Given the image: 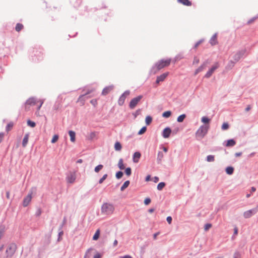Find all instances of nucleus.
<instances>
[{
    "label": "nucleus",
    "instance_id": "79ce46f5",
    "mask_svg": "<svg viewBox=\"0 0 258 258\" xmlns=\"http://www.w3.org/2000/svg\"><path fill=\"white\" fill-rule=\"evenodd\" d=\"M147 130L146 126H143L141 128V129L139 131L138 134L139 135L143 134Z\"/></svg>",
    "mask_w": 258,
    "mask_h": 258
},
{
    "label": "nucleus",
    "instance_id": "69168bd1",
    "mask_svg": "<svg viewBox=\"0 0 258 258\" xmlns=\"http://www.w3.org/2000/svg\"><path fill=\"white\" fill-rule=\"evenodd\" d=\"M234 64H235V62L232 60H230L229 62V66L230 67H233L234 66Z\"/></svg>",
    "mask_w": 258,
    "mask_h": 258
},
{
    "label": "nucleus",
    "instance_id": "c9c22d12",
    "mask_svg": "<svg viewBox=\"0 0 258 258\" xmlns=\"http://www.w3.org/2000/svg\"><path fill=\"white\" fill-rule=\"evenodd\" d=\"M215 157L214 155H210L207 156V161L209 162L214 161Z\"/></svg>",
    "mask_w": 258,
    "mask_h": 258
},
{
    "label": "nucleus",
    "instance_id": "1a4fd4ad",
    "mask_svg": "<svg viewBox=\"0 0 258 258\" xmlns=\"http://www.w3.org/2000/svg\"><path fill=\"white\" fill-rule=\"evenodd\" d=\"M76 176L75 172H70L67 174V182L70 183H73L76 180Z\"/></svg>",
    "mask_w": 258,
    "mask_h": 258
},
{
    "label": "nucleus",
    "instance_id": "de8ad7c7",
    "mask_svg": "<svg viewBox=\"0 0 258 258\" xmlns=\"http://www.w3.org/2000/svg\"><path fill=\"white\" fill-rule=\"evenodd\" d=\"M107 177V174H105L104 175H103V176L99 179V182H98L99 183L101 184L102 183H103L104 180H105Z\"/></svg>",
    "mask_w": 258,
    "mask_h": 258
},
{
    "label": "nucleus",
    "instance_id": "6e6552de",
    "mask_svg": "<svg viewBox=\"0 0 258 258\" xmlns=\"http://www.w3.org/2000/svg\"><path fill=\"white\" fill-rule=\"evenodd\" d=\"M208 132V127L205 125H202L197 131L196 134L198 136L203 137Z\"/></svg>",
    "mask_w": 258,
    "mask_h": 258
},
{
    "label": "nucleus",
    "instance_id": "20e7f679",
    "mask_svg": "<svg viewBox=\"0 0 258 258\" xmlns=\"http://www.w3.org/2000/svg\"><path fill=\"white\" fill-rule=\"evenodd\" d=\"M246 50L245 49H242L238 51L234 55L233 58L235 62L238 61L241 58L246 55Z\"/></svg>",
    "mask_w": 258,
    "mask_h": 258
},
{
    "label": "nucleus",
    "instance_id": "473e14b6",
    "mask_svg": "<svg viewBox=\"0 0 258 258\" xmlns=\"http://www.w3.org/2000/svg\"><path fill=\"white\" fill-rule=\"evenodd\" d=\"M23 28V25L21 23H17L15 27V30L17 32L20 31Z\"/></svg>",
    "mask_w": 258,
    "mask_h": 258
},
{
    "label": "nucleus",
    "instance_id": "e2e57ef3",
    "mask_svg": "<svg viewBox=\"0 0 258 258\" xmlns=\"http://www.w3.org/2000/svg\"><path fill=\"white\" fill-rule=\"evenodd\" d=\"M172 220V218L171 216H168L166 218V220L169 224L171 223Z\"/></svg>",
    "mask_w": 258,
    "mask_h": 258
},
{
    "label": "nucleus",
    "instance_id": "cd10ccee",
    "mask_svg": "<svg viewBox=\"0 0 258 258\" xmlns=\"http://www.w3.org/2000/svg\"><path fill=\"white\" fill-rule=\"evenodd\" d=\"M122 146L119 142H116L114 144V149L116 151H120L121 149Z\"/></svg>",
    "mask_w": 258,
    "mask_h": 258
},
{
    "label": "nucleus",
    "instance_id": "0eeeda50",
    "mask_svg": "<svg viewBox=\"0 0 258 258\" xmlns=\"http://www.w3.org/2000/svg\"><path fill=\"white\" fill-rule=\"evenodd\" d=\"M130 94V91L129 90H126L121 95L118 100V104L119 105L122 106L124 104L126 97L129 95Z\"/></svg>",
    "mask_w": 258,
    "mask_h": 258
},
{
    "label": "nucleus",
    "instance_id": "4d7b16f0",
    "mask_svg": "<svg viewBox=\"0 0 258 258\" xmlns=\"http://www.w3.org/2000/svg\"><path fill=\"white\" fill-rule=\"evenodd\" d=\"M141 112V109H138L136 110V111L133 113V115L134 116L135 118H136L138 115L140 114Z\"/></svg>",
    "mask_w": 258,
    "mask_h": 258
},
{
    "label": "nucleus",
    "instance_id": "f8f14e48",
    "mask_svg": "<svg viewBox=\"0 0 258 258\" xmlns=\"http://www.w3.org/2000/svg\"><path fill=\"white\" fill-rule=\"evenodd\" d=\"M168 75V73L167 72V73H164L159 76H157L156 81V83L159 84L160 82L164 81Z\"/></svg>",
    "mask_w": 258,
    "mask_h": 258
},
{
    "label": "nucleus",
    "instance_id": "680f3d73",
    "mask_svg": "<svg viewBox=\"0 0 258 258\" xmlns=\"http://www.w3.org/2000/svg\"><path fill=\"white\" fill-rule=\"evenodd\" d=\"M41 214V209L40 208L38 209L36 212V216L37 217H38Z\"/></svg>",
    "mask_w": 258,
    "mask_h": 258
},
{
    "label": "nucleus",
    "instance_id": "2f4dec72",
    "mask_svg": "<svg viewBox=\"0 0 258 258\" xmlns=\"http://www.w3.org/2000/svg\"><path fill=\"white\" fill-rule=\"evenodd\" d=\"M99 235H100V230L99 229H97L95 233L94 234V235L93 236V239L94 240H97L99 238Z\"/></svg>",
    "mask_w": 258,
    "mask_h": 258
},
{
    "label": "nucleus",
    "instance_id": "6ab92c4d",
    "mask_svg": "<svg viewBox=\"0 0 258 258\" xmlns=\"http://www.w3.org/2000/svg\"><path fill=\"white\" fill-rule=\"evenodd\" d=\"M113 88V86H109L105 87L102 92V95H106L110 91H111Z\"/></svg>",
    "mask_w": 258,
    "mask_h": 258
},
{
    "label": "nucleus",
    "instance_id": "49530a36",
    "mask_svg": "<svg viewBox=\"0 0 258 258\" xmlns=\"http://www.w3.org/2000/svg\"><path fill=\"white\" fill-rule=\"evenodd\" d=\"M229 124L227 122H224L223 123L221 128L223 130H226L229 128Z\"/></svg>",
    "mask_w": 258,
    "mask_h": 258
},
{
    "label": "nucleus",
    "instance_id": "0e129e2a",
    "mask_svg": "<svg viewBox=\"0 0 258 258\" xmlns=\"http://www.w3.org/2000/svg\"><path fill=\"white\" fill-rule=\"evenodd\" d=\"M200 61L199 59H198L196 56L194 57V61H193V64L194 63H198Z\"/></svg>",
    "mask_w": 258,
    "mask_h": 258
},
{
    "label": "nucleus",
    "instance_id": "c85d7f7f",
    "mask_svg": "<svg viewBox=\"0 0 258 258\" xmlns=\"http://www.w3.org/2000/svg\"><path fill=\"white\" fill-rule=\"evenodd\" d=\"M118 167L120 170H123L124 169V166L123 163V159L121 158L118 161Z\"/></svg>",
    "mask_w": 258,
    "mask_h": 258
},
{
    "label": "nucleus",
    "instance_id": "a211bd4d",
    "mask_svg": "<svg viewBox=\"0 0 258 258\" xmlns=\"http://www.w3.org/2000/svg\"><path fill=\"white\" fill-rule=\"evenodd\" d=\"M208 63L207 60L205 61L201 66H200L196 71L195 72V74L197 75L199 73L202 72L206 67V65Z\"/></svg>",
    "mask_w": 258,
    "mask_h": 258
},
{
    "label": "nucleus",
    "instance_id": "dca6fc26",
    "mask_svg": "<svg viewBox=\"0 0 258 258\" xmlns=\"http://www.w3.org/2000/svg\"><path fill=\"white\" fill-rule=\"evenodd\" d=\"M93 91V89L88 90L86 93L79 96L78 101H81L82 100H84L86 98L88 97L87 96L92 93Z\"/></svg>",
    "mask_w": 258,
    "mask_h": 258
},
{
    "label": "nucleus",
    "instance_id": "a878e982",
    "mask_svg": "<svg viewBox=\"0 0 258 258\" xmlns=\"http://www.w3.org/2000/svg\"><path fill=\"white\" fill-rule=\"evenodd\" d=\"M226 172L228 175H231L233 173L234 168L232 166H228L226 168Z\"/></svg>",
    "mask_w": 258,
    "mask_h": 258
},
{
    "label": "nucleus",
    "instance_id": "ea45409f",
    "mask_svg": "<svg viewBox=\"0 0 258 258\" xmlns=\"http://www.w3.org/2000/svg\"><path fill=\"white\" fill-rule=\"evenodd\" d=\"M201 120H202V122L206 124V123H209L210 122V119L207 116H203Z\"/></svg>",
    "mask_w": 258,
    "mask_h": 258
},
{
    "label": "nucleus",
    "instance_id": "f03ea898",
    "mask_svg": "<svg viewBox=\"0 0 258 258\" xmlns=\"http://www.w3.org/2000/svg\"><path fill=\"white\" fill-rule=\"evenodd\" d=\"M101 213L105 215H110L113 213L114 207L112 204L104 203L101 206Z\"/></svg>",
    "mask_w": 258,
    "mask_h": 258
},
{
    "label": "nucleus",
    "instance_id": "8fccbe9b",
    "mask_svg": "<svg viewBox=\"0 0 258 258\" xmlns=\"http://www.w3.org/2000/svg\"><path fill=\"white\" fill-rule=\"evenodd\" d=\"M258 18V15L255 17H252L251 19L249 20L247 22V24H249L254 22Z\"/></svg>",
    "mask_w": 258,
    "mask_h": 258
},
{
    "label": "nucleus",
    "instance_id": "864d4df0",
    "mask_svg": "<svg viewBox=\"0 0 258 258\" xmlns=\"http://www.w3.org/2000/svg\"><path fill=\"white\" fill-rule=\"evenodd\" d=\"M151 203V199L149 198H147L144 200V204L146 205H149Z\"/></svg>",
    "mask_w": 258,
    "mask_h": 258
},
{
    "label": "nucleus",
    "instance_id": "f3484780",
    "mask_svg": "<svg viewBox=\"0 0 258 258\" xmlns=\"http://www.w3.org/2000/svg\"><path fill=\"white\" fill-rule=\"evenodd\" d=\"M141 156V154L139 152H136L134 155L133 157V161L134 163H138L139 162V160Z\"/></svg>",
    "mask_w": 258,
    "mask_h": 258
},
{
    "label": "nucleus",
    "instance_id": "13d9d810",
    "mask_svg": "<svg viewBox=\"0 0 258 258\" xmlns=\"http://www.w3.org/2000/svg\"><path fill=\"white\" fill-rule=\"evenodd\" d=\"M66 221H67V219H66V217H64L63 218V221H62V223L61 224V225L60 226V227L59 228V230H61L62 228V227L63 226V225L66 224Z\"/></svg>",
    "mask_w": 258,
    "mask_h": 258
},
{
    "label": "nucleus",
    "instance_id": "09e8293b",
    "mask_svg": "<svg viewBox=\"0 0 258 258\" xmlns=\"http://www.w3.org/2000/svg\"><path fill=\"white\" fill-rule=\"evenodd\" d=\"M92 250V248H91L88 249L87 250V251L86 252L84 258H90V255L89 254V252H90V251H91Z\"/></svg>",
    "mask_w": 258,
    "mask_h": 258
},
{
    "label": "nucleus",
    "instance_id": "7c9ffc66",
    "mask_svg": "<svg viewBox=\"0 0 258 258\" xmlns=\"http://www.w3.org/2000/svg\"><path fill=\"white\" fill-rule=\"evenodd\" d=\"M185 117H186V115L185 114H182L179 115L177 117V121L178 122H182L184 120V119H185Z\"/></svg>",
    "mask_w": 258,
    "mask_h": 258
},
{
    "label": "nucleus",
    "instance_id": "5701e85b",
    "mask_svg": "<svg viewBox=\"0 0 258 258\" xmlns=\"http://www.w3.org/2000/svg\"><path fill=\"white\" fill-rule=\"evenodd\" d=\"M29 139V134H26L25 135L22 141V146L25 147L28 143Z\"/></svg>",
    "mask_w": 258,
    "mask_h": 258
},
{
    "label": "nucleus",
    "instance_id": "9b49d317",
    "mask_svg": "<svg viewBox=\"0 0 258 258\" xmlns=\"http://www.w3.org/2000/svg\"><path fill=\"white\" fill-rule=\"evenodd\" d=\"M32 199V192L29 193L24 199L23 201V205L24 207H27L30 202H31Z\"/></svg>",
    "mask_w": 258,
    "mask_h": 258
},
{
    "label": "nucleus",
    "instance_id": "4468645a",
    "mask_svg": "<svg viewBox=\"0 0 258 258\" xmlns=\"http://www.w3.org/2000/svg\"><path fill=\"white\" fill-rule=\"evenodd\" d=\"M217 34V33H215L210 39L209 43L212 46L215 45L217 44H218Z\"/></svg>",
    "mask_w": 258,
    "mask_h": 258
},
{
    "label": "nucleus",
    "instance_id": "e433bc0d",
    "mask_svg": "<svg viewBox=\"0 0 258 258\" xmlns=\"http://www.w3.org/2000/svg\"><path fill=\"white\" fill-rule=\"evenodd\" d=\"M5 231V227L4 225L0 226V239L2 237L4 232Z\"/></svg>",
    "mask_w": 258,
    "mask_h": 258
},
{
    "label": "nucleus",
    "instance_id": "338daca9",
    "mask_svg": "<svg viewBox=\"0 0 258 258\" xmlns=\"http://www.w3.org/2000/svg\"><path fill=\"white\" fill-rule=\"evenodd\" d=\"M159 178L157 176H154L153 178V181L155 183L158 182Z\"/></svg>",
    "mask_w": 258,
    "mask_h": 258
},
{
    "label": "nucleus",
    "instance_id": "423d86ee",
    "mask_svg": "<svg viewBox=\"0 0 258 258\" xmlns=\"http://www.w3.org/2000/svg\"><path fill=\"white\" fill-rule=\"evenodd\" d=\"M219 67L218 62H216L211 68L207 72L204 77L206 78H209L214 73V72Z\"/></svg>",
    "mask_w": 258,
    "mask_h": 258
},
{
    "label": "nucleus",
    "instance_id": "bf43d9fd",
    "mask_svg": "<svg viewBox=\"0 0 258 258\" xmlns=\"http://www.w3.org/2000/svg\"><path fill=\"white\" fill-rule=\"evenodd\" d=\"M237 233H238V228L236 227H235L234 228V233H233V236H232V238L233 239L234 235H237Z\"/></svg>",
    "mask_w": 258,
    "mask_h": 258
},
{
    "label": "nucleus",
    "instance_id": "412c9836",
    "mask_svg": "<svg viewBox=\"0 0 258 258\" xmlns=\"http://www.w3.org/2000/svg\"><path fill=\"white\" fill-rule=\"evenodd\" d=\"M177 2L186 6H190L192 5L191 2L189 0H177Z\"/></svg>",
    "mask_w": 258,
    "mask_h": 258
},
{
    "label": "nucleus",
    "instance_id": "a18cd8bd",
    "mask_svg": "<svg viewBox=\"0 0 258 258\" xmlns=\"http://www.w3.org/2000/svg\"><path fill=\"white\" fill-rule=\"evenodd\" d=\"M125 173L126 175L130 176L132 174V169L130 167H127L125 169Z\"/></svg>",
    "mask_w": 258,
    "mask_h": 258
},
{
    "label": "nucleus",
    "instance_id": "ddd939ff",
    "mask_svg": "<svg viewBox=\"0 0 258 258\" xmlns=\"http://www.w3.org/2000/svg\"><path fill=\"white\" fill-rule=\"evenodd\" d=\"M171 133V130L169 127L165 128L162 132V136L164 138H168L169 137Z\"/></svg>",
    "mask_w": 258,
    "mask_h": 258
},
{
    "label": "nucleus",
    "instance_id": "58836bf2",
    "mask_svg": "<svg viewBox=\"0 0 258 258\" xmlns=\"http://www.w3.org/2000/svg\"><path fill=\"white\" fill-rule=\"evenodd\" d=\"M123 172L121 171H118L116 173L115 177L117 179L121 178L123 176Z\"/></svg>",
    "mask_w": 258,
    "mask_h": 258
},
{
    "label": "nucleus",
    "instance_id": "774afa93",
    "mask_svg": "<svg viewBox=\"0 0 258 258\" xmlns=\"http://www.w3.org/2000/svg\"><path fill=\"white\" fill-rule=\"evenodd\" d=\"M101 255L99 253H97L94 256V258H101Z\"/></svg>",
    "mask_w": 258,
    "mask_h": 258
},
{
    "label": "nucleus",
    "instance_id": "a19ab883",
    "mask_svg": "<svg viewBox=\"0 0 258 258\" xmlns=\"http://www.w3.org/2000/svg\"><path fill=\"white\" fill-rule=\"evenodd\" d=\"M27 125L28 126H30L32 127H35L36 126V123L34 121H31L30 120H28L27 121Z\"/></svg>",
    "mask_w": 258,
    "mask_h": 258
},
{
    "label": "nucleus",
    "instance_id": "3c124183",
    "mask_svg": "<svg viewBox=\"0 0 258 258\" xmlns=\"http://www.w3.org/2000/svg\"><path fill=\"white\" fill-rule=\"evenodd\" d=\"M233 258H241V254L239 252L236 251L234 253Z\"/></svg>",
    "mask_w": 258,
    "mask_h": 258
},
{
    "label": "nucleus",
    "instance_id": "72a5a7b5",
    "mask_svg": "<svg viewBox=\"0 0 258 258\" xmlns=\"http://www.w3.org/2000/svg\"><path fill=\"white\" fill-rule=\"evenodd\" d=\"M152 121V117L148 115L146 116L145 119V122L147 125H149Z\"/></svg>",
    "mask_w": 258,
    "mask_h": 258
},
{
    "label": "nucleus",
    "instance_id": "bb28decb",
    "mask_svg": "<svg viewBox=\"0 0 258 258\" xmlns=\"http://www.w3.org/2000/svg\"><path fill=\"white\" fill-rule=\"evenodd\" d=\"M130 183V181L129 180L125 181L124 182V183L123 184V185L121 186V187L120 188V190L123 191L126 187H128Z\"/></svg>",
    "mask_w": 258,
    "mask_h": 258
},
{
    "label": "nucleus",
    "instance_id": "aec40b11",
    "mask_svg": "<svg viewBox=\"0 0 258 258\" xmlns=\"http://www.w3.org/2000/svg\"><path fill=\"white\" fill-rule=\"evenodd\" d=\"M160 69L158 67L157 65L155 63L151 69L150 74L154 75L156 74Z\"/></svg>",
    "mask_w": 258,
    "mask_h": 258
},
{
    "label": "nucleus",
    "instance_id": "4c0bfd02",
    "mask_svg": "<svg viewBox=\"0 0 258 258\" xmlns=\"http://www.w3.org/2000/svg\"><path fill=\"white\" fill-rule=\"evenodd\" d=\"M103 165L99 164L95 167L94 171L96 173H98L99 172L100 170H101L103 168Z\"/></svg>",
    "mask_w": 258,
    "mask_h": 258
},
{
    "label": "nucleus",
    "instance_id": "603ef678",
    "mask_svg": "<svg viewBox=\"0 0 258 258\" xmlns=\"http://www.w3.org/2000/svg\"><path fill=\"white\" fill-rule=\"evenodd\" d=\"M204 41V39H201L196 43L194 46V48H196L201 43Z\"/></svg>",
    "mask_w": 258,
    "mask_h": 258
},
{
    "label": "nucleus",
    "instance_id": "37998d69",
    "mask_svg": "<svg viewBox=\"0 0 258 258\" xmlns=\"http://www.w3.org/2000/svg\"><path fill=\"white\" fill-rule=\"evenodd\" d=\"M58 135H54L53 136L52 139H51V143H55L58 139Z\"/></svg>",
    "mask_w": 258,
    "mask_h": 258
},
{
    "label": "nucleus",
    "instance_id": "4be33fe9",
    "mask_svg": "<svg viewBox=\"0 0 258 258\" xmlns=\"http://www.w3.org/2000/svg\"><path fill=\"white\" fill-rule=\"evenodd\" d=\"M236 144V142L233 139H229L226 141V147H233Z\"/></svg>",
    "mask_w": 258,
    "mask_h": 258
},
{
    "label": "nucleus",
    "instance_id": "9d476101",
    "mask_svg": "<svg viewBox=\"0 0 258 258\" xmlns=\"http://www.w3.org/2000/svg\"><path fill=\"white\" fill-rule=\"evenodd\" d=\"M256 213L255 212L254 209H251L250 210H247L243 213V217L246 218H250L252 215H254Z\"/></svg>",
    "mask_w": 258,
    "mask_h": 258
},
{
    "label": "nucleus",
    "instance_id": "6e6d98bb",
    "mask_svg": "<svg viewBox=\"0 0 258 258\" xmlns=\"http://www.w3.org/2000/svg\"><path fill=\"white\" fill-rule=\"evenodd\" d=\"M183 56L182 54H178L176 55L175 57V61H178L183 58Z\"/></svg>",
    "mask_w": 258,
    "mask_h": 258
},
{
    "label": "nucleus",
    "instance_id": "5fc2aeb1",
    "mask_svg": "<svg viewBox=\"0 0 258 258\" xmlns=\"http://www.w3.org/2000/svg\"><path fill=\"white\" fill-rule=\"evenodd\" d=\"M212 227V224H210V223H207L206 224H205V230L206 231L208 230L209 228H210L211 227Z\"/></svg>",
    "mask_w": 258,
    "mask_h": 258
},
{
    "label": "nucleus",
    "instance_id": "7ed1b4c3",
    "mask_svg": "<svg viewBox=\"0 0 258 258\" xmlns=\"http://www.w3.org/2000/svg\"><path fill=\"white\" fill-rule=\"evenodd\" d=\"M142 95H139L135 98H133L129 103V107L132 109L135 108V107L142 99Z\"/></svg>",
    "mask_w": 258,
    "mask_h": 258
},
{
    "label": "nucleus",
    "instance_id": "b1692460",
    "mask_svg": "<svg viewBox=\"0 0 258 258\" xmlns=\"http://www.w3.org/2000/svg\"><path fill=\"white\" fill-rule=\"evenodd\" d=\"M69 134L70 136L71 141L72 142H74L75 141V137H76L75 132L73 131H69Z\"/></svg>",
    "mask_w": 258,
    "mask_h": 258
},
{
    "label": "nucleus",
    "instance_id": "c03bdc74",
    "mask_svg": "<svg viewBox=\"0 0 258 258\" xmlns=\"http://www.w3.org/2000/svg\"><path fill=\"white\" fill-rule=\"evenodd\" d=\"M13 126V123L12 122L9 123L6 127V130L7 132H9Z\"/></svg>",
    "mask_w": 258,
    "mask_h": 258
},
{
    "label": "nucleus",
    "instance_id": "2eb2a0df",
    "mask_svg": "<svg viewBox=\"0 0 258 258\" xmlns=\"http://www.w3.org/2000/svg\"><path fill=\"white\" fill-rule=\"evenodd\" d=\"M36 103V98L34 97H31L26 100L25 104L26 105H35Z\"/></svg>",
    "mask_w": 258,
    "mask_h": 258
},
{
    "label": "nucleus",
    "instance_id": "c756f323",
    "mask_svg": "<svg viewBox=\"0 0 258 258\" xmlns=\"http://www.w3.org/2000/svg\"><path fill=\"white\" fill-rule=\"evenodd\" d=\"M166 184L164 182H161L158 183L157 188L159 190H161L165 186Z\"/></svg>",
    "mask_w": 258,
    "mask_h": 258
},
{
    "label": "nucleus",
    "instance_id": "f704fd0d",
    "mask_svg": "<svg viewBox=\"0 0 258 258\" xmlns=\"http://www.w3.org/2000/svg\"><path fill=\"white\" fill-rule=\"evenodd\" d=\"M171 115V112L170 111H166L163 113L162 116L165 118H168Z\"/></svg>",
    "mask_w": 258,
    "mask_h": 258
},
{
    "label": "nucleus",
    "instance_id": "393cba45",
    "mask_svg": "<svg viewBox=\"0 0 258 258\" xmlns=\"http://www.w3.org/2000/svg\"><path fill=\"white\" fill-rule=\"evenodd\" d=\"M163 157H164V154H163V152L161 151H159L158 153V155H157V160L158 163H159L161 162Z\"/></svg>",
    "mask_w": 258,
    "mask_h": 258
},
{
    "label": "nucleus",
    "instance_id": "f257e3e1",
    "mask_svg": "<svg viewBox=\"0 0 258 258\" xmlns=\"http://www.w3.org/2000/svg\"><path fill=\"white\" fill-rule=\"evenodd\" d=\"M17 245L14 242L10 243L6 250V258H12L17 250Z\"/></svg>",
    "mask_w": 258,
    "mask_h": 258
},
{
    "label": "nucleus",
    "instance_id": "052dcab7",
    "mask_svg": "<svg viewBox=\"0 0 258 258\" xmlns=\"http://www.w3.org/2000/svg\"><path fill=\"white\" fill-rule=\"evenodd\" d=\"M44 99H43V100H40V104H39V106H38L37 107V110H40V108L41 107L42 104H43L44 103Z\"/></svg>",
    "mask_w": 258,
    "mask_h": 258
},
{
    "label": "nucleus",
    "instance_id": "39448f33",
    "mask_svg": "<svg viewBox=\"0 0 258 258\" xmlns=\"http://www.w3.org/2000/svg\"><path fill=\"white\" fill-rule=\"evenodd\" d=\"M171 62V59H161L158 61L156 64L157 65L158 67L161 70L163 68L168 66Z\"/></svg>",
    "mask_w": 258,
    "mask_h": 258
}]
</instances>
